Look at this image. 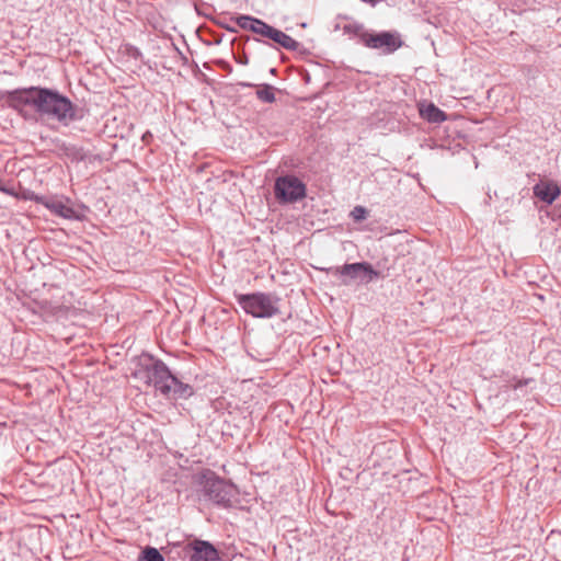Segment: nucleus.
<instances>
[{
  "label": "nucleus",
  "mask_w": 561,
  "mask_h": 561,
  "mask_svg": "<svg viewBox=\"0 0 561 561\" xmlns=\"http://www.w3.org/2000/svg\"><path fill=\"white\" fill-rule=\"evenodd\" d=\"M5 100L10 107L26 118H48L67 125L76 116V107L67 96L46 88L10 91Z\"/></svg>",
  "instance_id": "f257e3e1"
},
{
  "label": "nucleus",
  "mask_w": 561,
  "mask_h": 561,
  "mask_svg": "<svg viewBox=\"0 0 561 561\" xmlns=\"http://www.w3.org/2000/svg\"><path fill=\"white\" fill-rule=\"evenodd\" d=\"M231 21H233L238 27L268 38L287 50L296 51L299 48V43L296 39L257 18L241 14L231 18Z\"/></svg>",
  "instance_id": "f03ea898"
},
{
  "label": "nucleus",
  "mask_w": 561,
  "mask_h": 561,
  "mask_svg": "<svg viewBox=\"0 0 561 561\" xmlns=\"http://www.w3.org/2000/svg\"><path fill=\"white\" fill-rule=\"evenodd\" d=\"M237 301L243 311L254 318L270 319L279 314V298L271 293L237 295Z\"/></svg>",
  "instance_id": "7ed1b4c3"
},
{
  "label": "nucleus",
  "mask_w": 561,
  "mask_h": 561,
  "mask_svg": "<svg viewBox=\"0 0 561 561\" xmlns=\"http://www.w3.org/2000/svg\"><path fill=\"white\" fill-rule=\"evenodd\" d=\"M148 383L167 397H186L191 394L187 385L174 377L164 363L157 360L147 368Z\"/></svg>",
  "instance_id": "20e7f679"
},
{
  "label": "nucleus",
  "mask_w": 561,
  "mask_h": 561,
  "mask_svg": "<svg viewBox=\"0 0 561 561\" xmlns=\"http://www.w3.org/2000/svg\"><path fill=\"white\" fill-rule=\"evenodd\" d=\"M274 195L279 204H294L306 197L307 186L293 174L280 175L275 181Z\"/></svg>",
  "instance_id": "39448f33"
},
{
  "label": "nucleus",
  "mask_w": 561,
  "mask_h": 561,
  "mask_svg": "<svg viewBox=\"0 0 561 561\" xmlns=\"http://www.w3.org/2000/svg\"><path fill=\"white\" fill-rule=\"evenodd\" d=\"M330 272L339 277L343 285H350L352 282L369 283L377 275L371 266L366 263H352L331 267Z\"/></svg>",
  "instance_id": "423d86ee"
},
{
  "label": "nucleus",
  "mask_w": 561,
  "mask_h": 561,
  "mask_svg": "<svg viewBox=\"0 0 561 561\" xmlns=\"http://www.w3.org/2000/svg\"><path fill=\"white\" fill-rule=\"evenodd\" d=\"M204 492L210 501L224 506L229 505L234 496L233 485L217 478L213 473L205 477Z\"/></svg>",
  "instance_id": "0eeeda50"
},
{
  "label": "nucleus",
  "mask_w": 561,
  "mask_h": 561,
  "mask_svg": "<svg viewBox=\"0 0 561 561\" xmlns=\"http://www.w3.org/2000/svg\"><path fill=\"white\" fill-rule=\"evenodd\" d=\"M190 561H218L219 554L216 548L204 540H195L186 548Z\"/></svg>",
  "instance_id": "6e6552de"
},
{
  "label": "nucleus",
  "mask_w": 561,
  "mask_h": 561,
  "mask_svg": "<svg viewBox=\"0 0 561 561\" xmlns=\"http://www.w3.org/2000/svg\"><path fill=\"white\" fill-rule=\"evenodd\" d=\"M533 191L538 199L548 205H551L561 193L558 183L551 180H540Z\"/></svg>",
  "instance_id": "1a4fd4ad"
},
{
  "label": "nucleus",
  "mask_w": 561,
  "mask_h": 561,
  "mask_svg": "<svg viewBox=\"0 0 561 561\" xmlns=\"http://www.w3.org/2000/svg\"><path fill=\"white\" fill-rule=\"evenodd\" d=\"M347 31H353L360 42L370 48H380L386 46V33L373 34L367 32L362 25H348L345 27Z\"/></svg>",
  "instance_id": "9d476101"
},
{
  "label": "nucleus",
  "mask_w": 561,
  "mask_h": 561,
  "mask_svg": "<svg viewBox=\"0 0 561 561\" xmlns=\"http://www.w3.org/2000/svg\"><path fill=\"white\" fill-rule=\"evenodd\" d=\"M419 112L423 119L433 124H440L447 119V115L440 108H438L434 103H420Z\"/></svg>",
  "instance_id": "9b49d317"
},
{
  "label": "nucleus",
  "mask_w": 561,
  "mask_h": 561,
  "mask_svg": "<svg viewBox=\"0 0 561 561\" xmlns=\"http://www.w3.org/2000/svg\"><path fill=\"white\" fill-rule=\"evenodd\" d=\"M45 206L54 214L70 219L75 216L73 209L61 199H51L45 203Z\"/></svg>",
  "instance_id": "f8f14e48"
},
{
  "label": "nucleus",
  "mask_w": 561,
  "mask_h": 561,
  "mask_svg": "<svg viewBox=\"0 0 561 561\" xmlns=\"http://www.w3.org/2000/svg\"><path fill=\"white\" fill-rule=\"evenodd\" d=\"M256 96L265 103H273L275 101V88L270 84L259 85Z\"/></svg>",
  "instance_id": "ddd939ff"
},
{
  "label": "nucleus",
  "mask_w": 561,
  "mask_h": 561,
  "mask_svg": "<svg viewBox=\"0 0 561 561\" xmlns=\"http://www.w3.org/2000/svg\"><path fill=\"white\" fill-rule=\"evenodd\" d=\"M139 561H164V558L156 548L147 547L142 551Z\"/></svg>",
  "instance_id": "4468645a"
},
{
  "label": "nucleus",
  "mask_w": 561,
  "mask_h": 561,
  "mask_svg": "<svg viewBox=\"0 0 561 561\" xmlns=\"http://www.w3.org/2000/svg\"><path fill=\"white\" fill-rule=\"evenodd\" d=\"M403 45V41L397 32H388V54Z\"/></svg>",
  "instance_id": "2eb2a0df"
},
{
  "label": "nucleus",
  "mask_w": 561,
  "mask_h": 561,
  "mask_svg": "<svg viewBox=\"0 0 561 561\" xmlns=\"http://www.w3.org/2000/svg\"><path fill=\"white\" fill-rule=\"evenodd\" d=\"M351 216L355 221H359L366 218V209L362 206H356L352 211Z\"/></svg>",
  "instance_id": "dca6fc26"
},
{
  "label": "nucleus",
  "mask_w": 561,
  "mask_h": 561,
  "mask_svg": "<svg viewBox=\"0 0 561 561\" xmlns=\"http://www.w3.org/2000/svg\"><path fill=\"white\" fill-rule=\"evenodd\" d=\"M527 383H528V380L518 381V382H517V383H515L513 387H514L515 389H517V388L522 387L523 385H527Z\"/></svg>",
  "instance_id": "f3484780"
},
{
  "label": "nucleus",
  "mask_w": 561,
  "mask_h": 561,
  "mask_svg": "<svg viewBox=\"0 0 561 561\" xmlns=\"http://www.w3.org/2000/svg\"><path fill=\"white\" fill-rule=\"evenodd\" d=\"M227 30H228L229 32H232V33H236V32H237V28H236V27L227 26Z\"/></svg>",
  "instance_id": "a211bd4d"
},
{
  "label": "nucleus",
  "mask_w": 561,
  "mask_h": 561,
  "mask_svg": "<svg viewBox=\"0 0 561 561\" xmlns=\"http://www.w3.org/2000/svg\"><path fill=\"white\" fill-rule=\"evenodd\" d=\"M0 191H4V190L0 186Z\"/></svg>",
  "instance_id": "6ab92c4d"
}]
</instances>
